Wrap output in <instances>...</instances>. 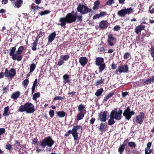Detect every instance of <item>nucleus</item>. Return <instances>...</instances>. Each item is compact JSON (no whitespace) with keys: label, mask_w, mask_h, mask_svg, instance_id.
<instances>
[{"label":"nucleus","mask_w":154,"mask_h":154,"mask_svg":"<svg viewBox=\"0 0 154 154\" xmlns=\"http://www.w3.org/2000/svg\"><path fill=\"white\" fill-rule=\"evenodd\" d=\"M82 17V15L79 14L77 12L74 14L69 13L65 17H62L60 19L59 22L60 23H58V25L63 27L65 26L66 23H71L75 21L79 22L81 21Z\"/></svg>","instance_id":"obj_1"},{"label":"nucleus","mask_w":154,"mask_h":154,"mask_svg":"<svg viewBox=\"0 0 154 154\" xmlns=\"http://www.w3.org/2000/svg\"><path fill=\"white\" fill-rule=\"evenodd\" d=\"M19 110L20 112H26L28 113H33L35 111L34 105L29 103H26L24 106H21L19 107Z\"/></svg>","instance_id":"obj_2"},{"label":"nucleus","mask_w":154,"mask_h":154,"mask_svg":"<svg viewBox=\"0 0 154 154\" xmlns=\"http://www.w3.org/2000/svg\"><path fill=\"white\" fill-rule=\"evenodd\" d=\"M82 127L81 125H76L73 127L71 130V134L72 135L74 140H76L78 139V134L82 132Z\"/></svg>","instance_id":"obj_3"},{"label":"nucleus","mask_w":154,"mask_h":154,"mask_svg":"<svg viewBox=\"0 0 154 154\" xmlns=\"http://www.w3.org/2000/svg\"><path fill=\"white\" fill-rule=\"evenodd\" d=\"M54 143V141L52 140L51 138L48 137L42 140L40 142V144L39 145L43 148L45 147L46 146L51 147Z\"/></svg>","instance_id":"obj_4"},{"label":"nucleus","mask_w":154,"mask_h":154,"mask_svg":"<svg viewBox=\"0 0 154 154\" xmlns=\"http://www.w3.org/2000/svg\"><path fill=\"white\" fill-rule=\"evenodd\" d=\"M77 10L82 14H87L88 12H90L91 10V9L89 8L86 5H82L81 4L79 5L77 8Z\"/></svg>","instance_id":"obj_5"},{"label":"nucleus","mask_w":154,"mask_h":154,"mask_svg":"<svg viewBox=\"0 0 154 154\" xmlns=\"http://www.w3.org/2000/svg\"><path fill=\"white\" fill-rule=\"evenodd\" d=\"M117 109L115 108L112 111L110 116L117 120H120L122 117V111L119 110L117 111Z\"/></svg>","instance_id":"obj_6"},{"label":"nucleus","mask_w":154,"mask_h":154,"mask_svg":"<svg viewBox=\"0 0 154 154\" xmlns=\"http://www.w3.org/2000/svg\"><path fill=\"white\" fill-rule=\"evenodd\" d=\"M133 10V9L131 8H125L118 11V14L120 17H124L126 14H129L131 13Z\"/></svg>","instance_id":"obj_7"},{"label":"nucleus","mask_w":154,"mask_h":154,"mask_svg":"<svg viewBox=\"0 0 154 154\" xmlns=\"http://www.w3.org/2000/svg\"><path fill=\"white\" fill-rule=\"evenodd\" d=\"M16 70L14 69H11L9 71L6 69L5 72V75L6 77L11 79L16 75Z\"/></svg>","instance_id":"obj_8"},{"label":"nucleus","mask_w":154,"mask_h":154,"mask_svg":"<svg viewBox=\"0 0 154 154\" xmlns=\"http://www.w3.org/2000/svg\"><path fill=\"white\" fill-rule=\"evenodd\" d=\"M134 113V112L133 111H131L130 109L128 107L125 110L123 115L127 119L129 120L131 118V116Z\"/></svg>","instance_id":"obj_9"},{"label":"nucleus","mask_w":154,"mask_h":154,"mask_svg":"<svg viewBox=\"0 0 154 154\" xmlns=\"http://www.w3.org/2000/svg\"><path fill=\"white\" fill-rule=\"evenodd\" d=\"M144 118V114L142 112H140L139 114L136 117L134 121L136 122L141 124L143 123Z\"/></svg>","instance_id":"obj_10"},{"label":"nucleus","mask_w":154,"mask_h":154,"mask_svg":"<svg viewBox=\"0 0 154 154\" xmlns=\"http://www.w3.org/2000/svg\"><path fill=\"white\" fill-rule=\"evenodd\" d=\"M128 67L127 65H122L119 66L116 71L120 73L127 72L128 71Z\"/></svg>","instance_id":"obj_11"},{"label":"nucleus","mask_w":154,"mask_h":154,"mask_svg":"<svg viewBox=\"0 0 154 154\" xmlns=\"http://www.w3.org/2000/svg\"><path fill=\"white\" fill-rule=\"evenodd\" d=\"M107 41L109 45L111 46H113L114 45V43L115 42L116 39L112 36V34H109L108 35Z\"/></svg>","instance_id":"obj_12"},{"label":"nucleus","mask_w":154,"mask_h":154,"mask_svg":"<svg viewBox=\"0 0 154 154\" xmlns=\"http://www.w3.org/2000/svg\"><path fill=\"white\" fill-rule=\"evenodd\" d=\"M107 112H102L100 113L99 118L100 121L105 122L106 120Z\"/></svg>","instance_id":"obj_13"},{"label":"nucleus","mask_w":154,"mask_h":154,"mask_svg":"<svg viewBox=\"0 0 154 154\" xmlns=\"http://www.w3.org/2000/svg\"><path fill=\"white\" fill-rule=\"evenodd\" d=\"M11 57L13 60H17L18 61L21 60L22 57L21 55L17 51Z\"/></svg>","instance_id":"obj_14"},{"label":"nucleus","mask_w":154,"mask_h":154,"mask_svg":"<svg viewBox=\"0 0 154 154\" xmlns=\"http://www.w3.org/2000/svg\"><path fill=\"white\" fill-rule=\"evenodd\" d=\"M79 62L81 65L84 66L87 63L88 60L85 57H81L79 59Z\"/></svg>","instance_id":"obj_15"},{"label":"nucleus","mask_w":154,"mask_h":154,"mask_svg":"<svg viewBox=\"0 0 154 154\" xmlns=\"http://www.w3.org/2000/svg\"><path fill=\"white\" fill-rule=\"evenodd\" d=\"M23 4L22 0H17L14 3V8H19Z\"/></svg>","instance_id":"obj_16"},{"label":"nucleus","mask_w":154,"mask_h":154,"mask_svg":"<svg viewBox=\"0 0 154 154\" xmlns=\"http://www.w3.org/2000/svg\"><path fill=\"white\" fill-rule=\"evenodd\" d=\"M108 23L106 21H101L99 24V27L102 29L106 28L108 26Z\"/></svg>","instance_id":"obj_17"},{"label":"nucleus","mask_w":154,"mask_h":154,"mask_svg":"<svg viewBox=\"0 0 154 154\" xmlns=\"http://www.w3.org/2000/svg\"><path fill=\"white\" fill-rule=\"evenodd\" d=\"M145 27L144 26L142 25H140L137 26L135 29L136 33L138 34L139 32H140L142 30L144 29Z\"/></svg>","instance_id":"obj_18"},{"label":"nucleus","mask_w":154,"mask_h":154,"mask_svg":"<svg viewBox=\"0 0 154 154\" xmlns=\"http://www.w3.org/2000/svg\"><path fill=\"white\" fill-rule=\"evenodd\" d=\"M103 58L101 57H98L96 59V64L97 66H98L102 64L103 63Z\"/></svg>","instance_id":"obj_19"},{"label":"nucleus","mask_w":154,"mask_h":154,"mask_svg":"<svg viewBox=\"0 0 154 154\" xmlns=\"http://www.w3.org/2000/svg\"><path fill=\"white\" fill-rule=\"evenodd\" d=\"M56 35L55 32L51 33L48 37V42H51L53 41Z\"/></svg>","instance_id":"obj_20"},{"label":"nucleus","mask_w":154,"mask_h":154,"mask_svg":"<svg viewBox=\"0 0 154 154\" xmlns=\"http://www.w3.org/2000/svg\"><path fill=\"white\" fill-rule=\"evenodd\" d=\"M20 95V92L19 91H17L13 93L11 95V97L14 100H15L19 97Z\"/></svg>","instance_id":"obj_21"},{"label":"nucleus","mask_w":154,"mask_h":154,"mask_svg":"<svg viewBox=\"0 0 154 154\" xmlns=\"http://www.w3.org/2000/svg\"><path fill=\"white\" fill-rule=\"evenodd\" d=\"M38 39L37 38L34 41L32 47V50L35 51L36 49V46L38 44Z\"/></svg>","instance_id":"obj_22"},{"label":"nucleus","mask_w":154,"mask_h":154,"mask_svg":"<svg viewBox=\"0 0 154 154\" xmlns=\"http://www.w3.org/2000/svg\"><path fill=\"white\" fill-rule=\"evenodd\" d=\"M99 66V72H101L105 68L106 65L105 63H102V64L98 65Z\"/></svg>","instance_id":"obj_23"},{"label":"nucleus","mask_w":154,"mask_h":154,"mask_svg":"<svg viewBox=\"0 0 154 154\" xmlns=\"http://www.w3.org/2000/svg\"><path fill=\"white\" fill-rule=\"evenodd\" d=\"M84 117V114L82 112H80L77 116V119L78 120H79L82 119Z\"/></svg>","instance_id":"obj_24"},{"label":"nucleus","mask_w":154,"mask_h":154,"mask_svg":"<svg viewBox=\"0 0 154 154\" xmlns=\"http://www.w3.org/2000/svg\"><path fill=\"white\" fill-rule=\"evenodd\" d=\"M57 115L60 118H63L64 117L66 113L63 111H59L57 112Z\"/></svg>","instance_id":"obj_25"},{"label":"nucleus","mask_w":154,"mask_h":154,"mask_svg":"<svg viewBox=\"0 0 154 154\" xmlns=\"http://www.w3.org/2000/svg\"><path fill=\"white\" fill-rule=\"evenodd\" d=\"M103 90L102 88H100L99 89L97 90L96 92L95 93V95L97 97L99 96L102 93Z\"/></svg>","instance_id":"obj_26"},{"label":"nucleus","mask_w":154,"mask_h":154,"mask_svg":"<svg viewBox=\"0 0 154 154\" xmlns=\"http://www.w3.org/2000/svg\"><path fill=\"white\" fill-rule=\"evenodd\" d=\"M63 78L64 80V82L65 83H68L69 82V76L68 75L66 74L64 75L63 76Z\"/></svg>","instance_id":"obj_27"},{"label":"nucleus","mask_w":154,"mask_h":154,"mask_svg":"<svg viewBox=\"0 0 154 154\" xmlns=\"http://www.w3.org/2000/svg\"><path fill=\"white\" fill-rule=\"evenodd\" d=\"M100 4L99 2L98 1H96L94 2V5L93 7V10L97 9L99 7V5Z\"/></svg>","instance_id":"obj_28"},{"label":"nucleus","mask_w":154,"mask_h":154,"mask_svg":"<svg viewBox=\"0 0 154 154\" xmlns=\"http://www.w3.org/2000/svg\"><path fill=\"white\" fill-rule=\"evenodd\" d=\"M9 108L8 106L5 107L4 109V113L3 115L5 116H6L8 115L9 112Z\"/></svg>","instance_id":"obj_29"},{"label":"nucleus","mask_w":154,"mask_h":154,"mask_svg":"<svg viewBox=\"0 0 154 154\" xmlns=\"http://www.w3.org/2000/svg\"><path fill=\"white\" fill-rule=\"evenodd\" d=\"M110 117H111L110 119L108 121V124L109 125H112L115 122L114 119V118L112 117L111 116H110Z\"/></svg>","instance_id":"obj_30"},{"label":"nucleus","mask_w":154,"mask_h":154,"mask_svg":"<svg viewBox=\"0 0 154 154\" xmlns=\"http://www.w3.org/2000/svg\"><path fill=\"white\" fill-rule=\"evenodd\" d=\"M105 125V124L102 123L100 125L99 129L101 131H106Z\"/></svg>","instance_id":"obj_31"},{"label":"nucleus","mask_w":154,"mask_h":154,"mask_svg":"<svg viewBox=\"0 0 154 154\" xmlns=\"http://www.w3.org/2000/svg\"><path fill=\"white\" fill-rule=\"evenodd\" d=\"M113 93H110L109 94L104 98L103 100L104 101H107L109 98L113 96Z\"/></svg>","instance_id":"obj_32"},{"label":"nucleus","mask_w":154,"mask_h":154,"mask_svg":"<svg viewBox=\"0 0 154 154\" xmlns=\"http://www.w3.org/2000/svg\"><path fill=\"white\" fill-rule=\"evenodd\" d=\"M40 94L39 93H35L33 95L32 99L33 100H35L37 98L40 96Z\"/></svg>","instance_id":"obj_33"},{"label":"nucleus","mask_w":154,"mask_h":154,"mask_svg":"<svg viewBox=\"0 0 154 154\" xmlns=\"http://www.w3.org/2000/svg\"><path fill=\"white\" fill-rule=\"evenodd\" d=\"M60 57L64 61H66L67 60L69 57V56L68 55H66L64 56H61Z\"/></svg>","instance_id":"obj_34"},{"label":"nucleus","mask_w":154,"mask_h":154,"mask_svg":"<svg viewBox=\"0 0 154 154\" xmlns=\"http://www.w3.org/2000/svg\"><path fill=\"white\" fill-rule=\"evenodd\" d=\"M16 50V48L15 47H14L12 48L11 49L10 52L9 53L10 55L11 56L14 54L15 53V52Z\"/></svg>","instance_id":"obj_35"},{"label":"nucleus","mask_w":154,"mask_h":154,"mask_svg":"<svg viewBox=\"0 0 154 154\" xmlns=\"http://www.w3.org/2000/svg\"><path fill=\"white\" fill-rule=\"evenodd\" d=\"M85 106L82 104H81L79 105L78 107V110L80 112H82L84 110Z\"/></svg>","instance_id":"obj_36"},{"label":"nucleus","mask_w":154,"mask_h":154,"mask_svg":"<svg viewBox=\"0 0 154 154\" xmlns=\"http://www.w3.org/2000/svg\"><path fill=\"white\" fill-rule=\"evenodd\" d=\"M50 11L48 10H45L44 11H42L41 12L40 14L41 15H45L48 14L50 13Z\"/></svg>","instance_id":"obj_37"},{"label":"nucleus","mask_w":154,"mask_h":154,"mask_svg":"<svg viewBox=\"0 0 154 154\" xmlns=\"http://www.w3.org/2000/svg\"><path fill=\"white\" fill-rule=\"evenodd\" d=\"M24 48L23 46H21L19 48L17 51L21 54L23 50H24Z\"/></svg>","instance_id":"obj_38"},{"label":"nucleus","mask_w":154,"mask_h":154,"mask_svg":"<svg viewBox=\"0 0 154 154\" xmlns=\"http://www.w3.org/2000/svg\"><path fill=\"white\" fill-rule=\"evenodd\" d=\"M35 65L34 63L32 64L30 66V72H32L35 68Z\"/></svg>","instance_id":"obj_39"},{"label":"nucleus","mask_w":154,"mask_h":154,"mask_svg":"<svg viewBox=\"0 0 154 154\" xmlns=\"http://www.w3.org/2000/svg\"><path fill=\"white\" fill-rule=\"evenodd\" d=\"M115 0H108L106 2L107 5H110L114 3Z\"/></svg>","instance_id":"obj_40"},{"label":"nucleus","mask_w":154,"mask_h":154,"mask_svg":"<svg viewBox=\"0 0 154 154\" xmlns=\"http://www.w3.org/2000/svg\"><path fill=\"white\" fill-rule=\"evenodd\" d=\"M29 83V80L28 79H25L23 82V84L25 87H26Z\"/></svg>","instance_id":"obj_41"},{"label":"nucleus","mask_w":154,"mask_h":154,"mask_svg":"<svg viewBox=\"0 0 154 154\" xmlns=\"http://www.w3.org/2000/svg\"><path fill=\"white\" fill-rule=\"evenodd\" d=\"M125 145L124 144H122L119 148V152H122L125 148Z\"/></svg>","instance_id":"obj_42"},{"label":"nucleus","mask_w":154,"mask_h":154,"mask_svg":"<svg viewBox=\"0 0 154 154\" xmlns=\"http://www.w3.org/2000/svg\"><path fill=\"white\" fill-rule=\"evenodd\" d=\"M64 99V97H62L60 96H56L54 98V100H62Z\"/></svg>","instance_id":"obj_43"},{"label":"nucleus","mask_w":154,"mask_h":154,"mask_svg":"<svg viewBox=\"0 0 154 154\" xmlns=\"http://www.w3.org/2000/svg\"><path fill=\"white\" fill-rule=\"evenodd\" d=\"M64 63V60H63L60 57L59 61L58 62L57 65L59 66L62 65Z\"/></svg>","instance_id":"obj_44"},{"label":"nucleus","mask_w":154,"mask_h":154,"mask_svg":"<svg viewBox=\"0 0 154 154\" xmlns=\"http://www.w3.org/2000/svg\"><path fill=\"white\" fill-rule=\"evenodd\" d=\"M130 57V54L128 52H126L124 55V57L125 59H127Z\"/></svg>","instance_id":"obj_45"},{"label":"nucleus","mask_w":154,"mask_h":154,"mask_svg":"<svg viewBox=\"0 0 154 154\" xmlns=\"http://www.w3.org/2000/svg\"><path fill=\"white\" fill-rule=\"evenodd\" d=\"M100 17V15H99V14H97L94 15L93 17V19L95 20L99 18Z\"/></svg>","instance_id":"obj_46"},{"label":"nucleus","mask_w":154,"mask_h":154,"mask_svg":"<svg viewBox=\"0 0 154 154\" xmlns=\"http://www.w3.org/2000/svg\"><path fill=\"white\" fill-rule=\"evenodd\" d=\"M49 115L51 117H53L54 115V111L53 110H51L49 111Z\"/></svg>","instance_id":"obj_47"},{"label":"nucleus","mask_w":154,"mask_h":154,"mask_svg":"<svg viewBox=\"0 0 154 154\" xmlns=\"http://www.w3.org/2000/svg\"><path fill=\"white\" fill-rule=\"evenodd\" d=\"M103 83V81L102 80H100L97 81L96 83L97 85H101Z\"/></svg>","instance_id":"obj_48"},{"label":"nucleus","mask_w":154,"mask_h":154,"mask_svg":"<svg viewBox=\"0 0 154 154\" xmlns=\"http://www.w3.org/2000/svg\"><path fill=\"white\" fill-rule=\"evenodd\" d=\"M151 146V143L150 142L148 143L147 144V147H146L145 149V150L147 149V151H149V149H150V147Z\"/></svg>","instance_id":"obj_49"},{"label":"nucleus","mask_w":154,"mask_h":154,"mask_svg":"<svg viewBox=\"0 0 154 154\" xmlns=\"http://www.w3.org/2000/svg\"><path fill=\"white\" fill-rule=\"evenodd\" d=\"M120 29V27L119 26H115L113 28L114 30L115 31H118Z\"/></svg>","instance_id":"obj_50"},{"label":"nucleus","mask_w":154,"mask_h":154,"mask_svg":"<svg viewBox=\"0 0 154 154\" xmlns=\"http://www.w3.org/2000/svg\"><path fill=\"white\" fill-rule=\"evenodd\" d=\"M31 8L34 10H36L38 9V6L37 5H36L35 6H33L32 5L31 6Z\"/></svg>","instance_id":"obj_51"},{"label":"nucleus","mask_w":154,"mask_h":154,"mask_svg":"<svg viewBox=\"0 0 154 154\" xmlns=\"http://www.w3.org/2000/svg\"><path fill=\"white\" fill-rule=\"evenodd\" d=\"M11 147V146L9 143H7L6 145V148L8 150H10Z\"/></svg>","instance_id":"obj_52"},{"label":"nucleus","mask_w":154,"mask_h":154,"mask_svg":"<svg viewBox=\"0 0 154 154\" xmlns=\"http://www.w3.org/2000/svg\"><path fill=\"white\" fill-rule=\"evenodd\" d=\"M151 82H151L150 78L146 80L144 82V83L146 84H149Z\"/></svg>","instance_id":"obj_53"},{"label":"nucleus","mask_w":154,"mask_h":154,"mask_svg":"<svg viewBox=\"0 0 154 154\" xmlns=\"http://www.w3.org/2000/svg\"><path fill=\"white\" fill-rule=\"evenodd\" d=\"M128 145L131 147H134L135 146V144L133 142H129L128 143Z\"/></svg>","instance_id":"obj_54"},{"label":"nucleus","mask_w":154,"mask_h":154,"mask_svg":"<svg viewBox=\"0 0 154 154\" xmlns=\"http://www.w3.org/2000/svg\"><path fill=\"white\" fill-rule=\"evenodd\" d=\"M151 55L152 57H154V48H151Z\"/></svg>","instance_id":"obj_55"},{"label":"nucleus","mask_w":154,"mask_h":154,"mask_svg":"<svg viewBox=\"0 0 154 154\" xmlns=\"http://www.w3.org/2000/svg\"><path fill=\"white\" fill-rule=\"evenodd\" d=\"M152 6H150L149 8V11L151 13L153 14L154 13V8H152V10H150V9L151 8Z\"/></svg>","instance_id":"obj_56"},{"label":"nucleus","mask_w":154,"mask_h":154,"mask_svg":"<svg viewBox=\"0 0 154 154\" xmlns=\"http://www.w3.org/2000/svg\"><path fill=\"white\" fill-rule=\"evenodd\" d=\"M106 13L105 12H100L99 14V15H100V17H102L103 16H104L105 15H106Z\"/></svg>","instance_id":"obj_57"},{"label":"nucleus","mask_w":154,"mask_h":154,"mask_svg":"<svg viewBox=\"0 0 154 154\" xmlns=\"http://www.w3.org/2000/svg\"><path fill=\"white\" fill-rule=\"evenodd\" d=\"M128 94V93L127 92H123L122 93V97H125Z\"/></svg>","instance_id":"obj_58"},{"label":"nucleus","mask_w":154,"mask_h":154,"mask_svg":"<svg viewBox=\"0 0 154 154\" xmlns=\"http://www.w3.org/2000/svg\"><path fill=\"white\" fill-rule=\"evenodd\" d=\"M70 133H71V130H69L66 133L65 135L66 136H68Z\"/></svg>","instance_id":"obj_59"},{"label":"nucleus","mask_w":154,"mask_h":154,"mask_svg":"<svg viewBox=\"0 0 154 154\" xmlns=\"http://www.w3.org/2000/svg\"><path fill=\"white\" fill-rule=\"evenodd\" d=\"M32 143L35 144L37 142V140L36 138H34V139H32Z\"/></svg>","instance_id":"obj_60"},{"label":"nucleus","mask_w":154,"mask_h":154,"mask_svg":"<svg viewBox=\"0 0 154 154\" xmlns=\"http://www.w3.org/2000/svg\"><path fill=\"white\" fill-rule=\"evenodd\" d=\"M37 79H36L35 80V81L34 82L33 86H36L37 85Z\"/></svg>","instance_id":"obj_61"},{"label":"nucleus","mask_w":154,"mask_h":154,"mask_svg":"<svg viewBox=\"0 0 154 154\" xmlns=\"http://www.w3.org/2000/svg\"><path fill=\"white\" fill-rule=\"evenodd\" d=\"M95 120V118H92L90 120V122L91 124H93Z\"/></svg>","instance_id":"obj_62"},{"label":"nucleus","mask_w":154,"mask_h":154,"mask_svg":"<svg viewBox=\"0 0 154 154\" xmlns=\"http://www.w3.org/2000/svg\"><path fill=\"white\" fill-rule=\"evenodd\" d=\"M8 2V0H2V3L3 4H5Z\"/></svg>","instance_id":"obj_63"},{"label":"nucleus","mask_w":154,"mask_h":154,"mask_svg":"<svg viewBox=\"0 0 154 154\" xmlns=\"http://www.w3.org/2000/svg\"><path fill=\"white\" fill-rule=\"evenodd\" d=\"M41 2V0H35V3L37 4H39Z\"/></svg>","instance_id":"obj_64"}]
</instances>
